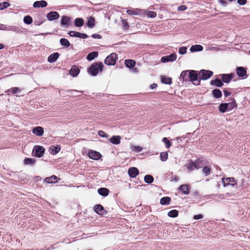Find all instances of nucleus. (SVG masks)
Wrapping results in <instances>:
<instances>
[{"label":"nucleus","instance_id":"29","mask_svg":"<svg viewBox=\"0 0 250 250\" xmlns=\"http://www.w3.org/2000/svg\"><path fill=\"white\" fill-rule=\"evenodd\" d=\"M87 26L90 28H92L95 26V19L93 17H90L88 18V21L86 23Z\"/></svg>","mask_w":250,"mask_h":250},{"label":"nucleus","instance_id":"33","mask_svg":"<svg viewBox=\"0 0 250 250\" xmlns=\"http://www.w3.org/2000/svg\"><path fill=\"white\" fill-rule=\"evenodd\" d=\"M212 94L214 97L216 98H219L222 96V92L219 89H215L212 90Z\"/></svg>","mask_w":250,"mask_h":250},{"label":"nucleus","instance_id":"54","mask_svg":"<svg viewBox=\"0 0 250 250\" xmlns=\"http://www.w3.org/2000/svg\"><path fill=\"white\" fill-rule=\"evenodd\" d=\"M122 21L123 22V27L124 28V29H128L129 28V25H128L127 22L124 20H122Z\"/></svg>","mask_w":250,"mask_h":250},{"label":"nucleus","instance_id":"62","mask_svg":"<svg viewBox=\"0 0 250 250\" xmlns=\"http://www.w3.org/2000/svg\"><path fill=\"white\" fill-rule=\"evenodd\" d=\"M225 195V198H226L228 197H229L231 195V194L229 193H226V194H224Z\"/></svg>","mask_w":250,"mask_h":250},{"label":"nucleus","instance_id":"48","mask_svg":"<svg viewBox=\"0 0 250 250\" xmlns=\"http://www.w3.org/2000/svg\"><path fill=\"white\" fill-rule=\"evenodd\" d=\"M162 141L166 144V147L168 148H169L171 146V143L170 141L167 139V138L164 137L163 138Z\"/></svg>","mask_w":250,"mask_h":250},{"label":"nucleus","instance_id":"23","mask_svg":"<svg viewBox=\"0 0 250 250\" xmlns=\"http://www.w3.org/2000/svg\"><path fill=\"white\" fill-rule=\"evenodd\" d=\"M70 19L68 17L63 16L62 17L61 25L64 26L65 28L69 26Z\"/></svg>","mask_w":250,"mask_h":250},{"label":"nucleus","instance_id":"49","mask_svg":"<svg viewBox=\"0 0 250 250\" xmlns=\"http://www.w3.org/2000/svg\"><path fill=\"white\" fill-rule=\"evenodd\" d=\"M10 6V4L7 2H3L0 3V10H3L4 9Z\"/></svg>","mask_w":250,"mask_h":250},{"label":"nucleus","instance_id":"5","mask_svg":"<svg viewBox=\"0 0 250 250\" xmlns=\"http://www.w3.org/2000/svg\"><path fill=\"white\" fill-rule=\"evenodd\" d=\"M213 75V72L210 70H201L199 73V78L203 80H206L210 78Z\"/></svg>","mask_w":250,"mask_h":250},{"label":"nucleus","instance_id":"37","mask_svg":"<svg viewBox=\"0 0 250 250\" xmlns=\"http://www.w3.org/2000/svg\"><path fill=\"white\" fill-rule=\"evenodd\" d=\"M60 42L62 45L66 47H68L70 45L69 42L65 38H62L60 40Z\"/></svg>","mask_w":250,"mask_h":250},{"label":"nucleus","instance_id":"19","mask_svg":"<svg viewBox=\"0 0 250 250\" xmlns=\"http://www.w3.org/2000/svg\"><path fill=\"white\" fill-rule=\"evenodd\" d=\"M80 73L79 67L76 65H73L69 71V74L73 77H76Z\"/></svg>","mask_w":250,"mask_h":250},{"label":"nucleus","instance_id":"15","mask_svg":"<svg viewBox=\"0 0 250 250\" xmlns=\"http://www.w3.org/2000/svg\"><path fill=\"white\" fill-rule=\"evenodd\" d=\"M88 155L90 158L93 160H99L101 157V154L99 152L94 150H90Z\"/></svg>","mask_w":250,"mask_h":250},{"label":"nucleus","instance_id":"27","mask_svg":"<svg viewBox=\"0 0 250 250\" xmlns=\"http://www.w3.org/2000/svg\"><path fill=\"white\" fill-rule=\"evenodd\" d=\"M58 178L55 176L52 175L50 177H47L44 179V181L47 183H55L57 182Z\"/></svg>","mask_w":250,"mask_h":250},{"label":"nucleus","instance_id":"47","mask_svg":"<svg viewBox=\"0 0 250 250\" xmlns=\"http://www.w3.org/2000/svg\"><path fill=\"white\" fill-rule=\"evenodd\" d=\"M203 173L205 176H207L209 174L210 172V168L209 167H205L203 169Z\"/></svg>","mask_w":250,"mask_h":250},{"label":"nucleus","instance_id":"40","mask_svg":"<svg viewBox=\"0 0 250 250\" xmlns=\"http://www.w3.org/2000/svg\"><path fill=\"white\" fill-rule=\"evenodd\" d=\"M131 148L135 152H140L143 150V148L138 146L131 145Z\"/></svg>","mask_w":250,"mask_h":250},{"label":"nucleus","instance_id":"55","mask_svg":"<svg viewBox=\"0 0 250 250\" xmlns=\"http://www.w3.org/2000/svg\"><path fill=\"white\" fill-rule=\"evenodd\" d=\"M203 217V215L197 214V215H194L193 218L195 220H198V219H202Z\"/></svg>","mask_w":250,"mask_h":250},{"label":"nucleus","instance_id":"26","mask_svg":"<svg viewBox=\"0 0 250 250\" xmlns=\"http://www.w3.org/2000/svg\"><path fill=\"white\" fill-rule=\"evenodd\" d=\"M179 190L186 195L188 194L189 186L188 185H182L179 187Z\"/></svg>","mask_w":250,"mask_h":250},{"label":"nucleus","instance_id":"30","mask_svg":"<svg viewBox=\"0 0 250 250\" xmlns=\"http://www.w3.org/2000/svg\"><path fill=\"white\" fill-rule=\"evenodd\" d=\"M98 56V53L97 52L94 51L89 53L87 55L86 58L88 61H92L95 58H97Z\"/></svg>","mask_w":250,"mask_h":250},{"label":"nucleus","instance_id":"35","mask_svg":"<svg viewBox=\"0 0 250 250\" xmlns=\"http://www.w3.org/2000/svg\"><path fill=\"white\" fill-rule=\"evenodd\" d=\"M161 82L164 84H170L172 83V79L170 78L161 76Z\"/></svg>","mask_w":250,"mask_h":250},{"label":"nucleus","instance_id":"45","mask_svg":"<svg viewBox=\"0 0 250 250\" xmlns=\"http://www.w3.org/2000/svg\"><path fill=\"white\" fill-rule=\"evenodd\" d=\"M168 158V153L167 152H163L160 154V158L161 161H166Z\"/></svg>","mask_w":250,"mask_h":250},{"label":"nucleus","instance_id":"52","mask_svg":"<svg viewBox=\"0 0 250 250\" xmlns=\"http://www.w3.org/2000/svg\"><path fill=\"white\" fill-rule=\"evenodd\" d=\"M98 135L103 138H107L108 135L103 130H99L98 132Z\"/></svg>","mask_w":250,"mask_h":250},{"label":"nucleus","instance_id":"61","mask_svg":"<svg viewBox=\"0 0 250 250\" xmlns=\"http://www.w3.org/2000/svg\"><path fill=\"white\" fill-rule=\"evenodd\" d=\"M178 180H179V178H178V176H175L174 179H172L171 181H174L175 182H177L178 181Z\"/></svg>","mask_w":250,"mask_h":250},{"label":"nucleus","instance_id":"28","mask_svg":"<svg viewBox=\"0 0 250 250\" xmlns=\"http://www.w3.org/2000/svg\"><path fill=\"white\" fill-rule=\"evenodd\" d=\"M210 83L211 85H215L217 87H221L223 85V83L218 79L211 80Z\"/></svg>","mask_w":250,"mask_h":250},{"label":"nucleus","instance_id":"18","mask_svg":"<svg viewBox=\"0 0 250 250\" xmlns=\"http://www.w3.org/2000/svg\"><path fill=\"white\" fill-rule=\"evenodd\" d=\"M47 3L45 0L36 1L33 3V6L35 8L40 7H45L47 6Z\"/></svg>","mask_w":250,"mask_h":250},{"label":"nucleus","instance_id":"20","mask_svg":"<svg viewBox=\"0 0 250 250\" xmlns=\"http://www.w3.org/2000/svg\"><path fill=\"white\" fill-rule=\"evenodd\" d=\"M94 209L95 211L100 214V215H103L104 214V209L103 207L100 204L96 205L94 206Z\"/></svg>","mask_w":250,"mask_h":250},{"label":"nucleus","instance_id":"64","mask_svg":"<svg viewBox=\"0 0 250 250\" xmlns=\"http://www.w3.org/2000/svg\"><path fill=\"white\" fill-rule=\"evenodd\" d=\"M4 48V45L2 44H0V50Z\"/></svg>","mask_w":250,"mask_h":250},{"label":"nucleus","instance_id":"36","mask_svg":"<svg viewBox=\"0 0 250 250\" xmlns=\"http://www.w3.org/2000/svg\"><path fill=\"white\" fill-rule=\"evenodd\" d=\"M188 70L183 71L180 76V80L187 81L188 77Z\"/></svg>","mask_w":250,"mask_h":250},{"label":"nucleus","instance_id":"59","mask_svg":"<svg viewBox=\"0 0 250 250\" xmlns=\"http://www.w3.org/2000/svg\"><path fill=\"white\" fill-rule=\"evenodd\" d=\"M92 37L94 39H101V36L99 34H94L92 35Z\"/></svg>","mask_w":250,"mask_h":250},{"label":"nucleus","instance_id":"21","mask_svg":"<svg viewBox=\"0 0 250 250\" xmlns=\"http://www.w3.org/2000/svg\"><path fill=\"white\" fill-rule=\"evenodd\" d=\"M121 137L119 135L113 136L109 139V141L113 144L118 145L121 143Z\"/></svg>","mask_w":250,"mask_h":250},{"label":"nucleus","instance_id":"44","mask_svg":"<svg viewBox=\"0 0 250 250\" xmlns=\"http://www.w3.org/2000/svg\"><path fill=\"white\" fill-rule=\"evenodd\" d=\"M23 21L24 23H25L27 24H30L32 22L33 20H32V18L30 16H26L24 18Z\"/></svg>","mask_w":250,"mask_h":250},{"label":"nucleus","instance_id":"51","mask_svg":"<svg viewBox=\"0 0 250 250\" xmlns=\"http://www.w3.org/2000/svg\"><path fill=\"white\" fill-rule=\"evenodd\" d=\"M187 52V47L185 46L181 47L179 49V53L181 55H184Z\"/></svg>","mask_w":250,"mask_h":250},{"label":"nucleus","instance_id":"17","mask_svg":"<svg viewBox=\"0 0 250 250\" xmlns=\"http://www.w3.org/2000/svg\"><path fill=\"white\" fill-rule=\"evenodd\" d=\"M32 133L38 136H41L43 134L44 130L42 127L37 126L32 129Z\"/></svg>","mask_w":250,"mask_h":250},{"label":"nucleus","instance_id":"34","mask_svg":"<svg viewBox=\"0 0 250 250\" xmlns=\"http://www.w3.org/2000/svg\"><path fill=\"white\" fill-rule=\"evenodd\" d=\"M171 199L168 197H164L161 199L160 204L163 205H169L170 203Z\"/></svg>","mask_w":250,"mask_h":250},{"label":"nucleus","instance_id":"4","mask_svg":"<svg viewBox=\"0 0 250 250\" xmlns=\"http://www.w3.org/2000/svg\"><path fill=\"white\" fill-rule=\"evenodd\" d=\"M188 78L189 81L192 82L194 85H197L199 84L200 82L198 80V74L196 71H189Z\"/></svg>","mask_w":250,"mask_h":250},{"label":"nucleus","instance_id":"57","mask_svg":"<svg viewBox=\"0 0 250 250\" xmlns=\"http://www.w3.org/2000/svg\"><path fill=\"white\" fill-rule=\"evenodd\" d=\"M187 9V7L186 6H184V5H181V6H180L179 7H178V10L179 11H184L186 9Z\"/></svg>","mask_w":250,"mask_h":250},{"label":"nucleus","instance_id":"7","mask_svg":"<svg viewBox=\"0 0 250 250\" xmlns=\"http://www.w3.org/2000/svg\"><path fill=\"white\" fill-rule=\"evenodd\" d=\"M234 104L232 103H223L220 104L219 110L222 113H224L228 110H230L234 107Z\"/></svg>","mask_w":250,"mask_h":250},{"label":"nucleus","instance_id":"8","mask_svg":"<svg viewBox=\"0 0 250 250\" xmlns=\"http://www.w3.org/2000/svg\"><path fill=\"white\" fill-rule=\"evenodd\" d=\"M202 161L200 159H197L195 162H190L187 166V168L188 171H192L195 169H199L200 167H198V165L201 164Z\"/></svg>","mask_w":250,"mask_h":250},{"label":"nucleus","instance_id":"63","mask_svg":"<svg viewBox=\"0 0 250 250\" xmlns=\"http://www.w3.org/2000/svg\"><path fill=\"white\" fill-rule=\"evenodd\" d=\"M219 2L222 4H224L225 3V1H224V0H219Z\"/></svg>","mask_w":250,"mask_h":250},{"label":"nucleus","instance_id":"24","mask_svg":"<svg viewBox=\"0 0 250 250\" xmlns=\"http://www.w3.org/2000/svg\"><path fill=\"white\" fill-rule=\"evenodd\" d=\"M109 192V190L105 188H101L98 189V193L103 196H107Z\"/></svg>","mask_w":250,"mask_h":250},{"label":"nucleus","instance_id":"16","mask_svg":"<svg viewBox=\"0 0 250 250\" xmlns=\"http://www.w3.org/2000/svg\"><path fill=\"white\" fill-rule=\"evenodd\" d=\"M234 75V74L232 73L228 74H224L221 75V77L224 82L229 83L233 78Z\"/></svg>","mask_w":250,"mask_h":250},{"label":"nucleus","instance_id":"41","mask_svg":"<svg viewBox=\"0 0 250 250\" xmlns=\"http://www.w3.org/2000/svg\"><path fill=\"white\" fill-rule=\"evenodd\" d=\"M167 214L170 217H176L178 215V211L176 209L171 210L168 212Z\"/></svg>","mask_w":250,"mask_h":250},{"label":"nucleus","instance_id":"32","mask_svg":"<svg viewBox=\"0 0 250 250\" xmlns=\"http://www.w3.org/2000/svg\"><path fill=\"white\" fill-rule=\"evenodd\" d=\"M203 50V47L201 45H192L190 49L191 52L201 51Z\"/></svg>","mask_w":250,"mask_h":250},{"label":"nucleus","instance_id":"53","mask_svg":"<svg viewBox=\"0 0 250 250\" xmlns=\"http://www.w3.org/2000/svg\"><path fill=\"white\" fill-rule=\"evenodd\" d=\"M215 197H218L220 199H225V195L224 194H214L213 195Z\"/></svg>","mask_w":250,"mask_h":250},{"label":"nucleus","instance_id":"6","mask_svg":"<svg viewBox=\"0 0 250 250\" xmlns=\"http://www.w3.org/2000/svg\"><path fill=\"white\" fill-rule=\"evenodd\" d=\"M0 30L19 32L20 29L17 26L9 25L0 23Z\"/></svg>","mask_w":250,"mask_h":250},{"label":"nucleus","instance_id":"60","mask_svg":"<svg viewBox=\"0 0 250 250\" xmlns=\"http://www.w3.org/2000/svg\"><path fill=\"white\" fill-rule=\"evenodd\" d=\"M157 86V84L156 83H153L150 85V88L151 89H154Z\"/></svg>","mask_w":250,"mask_h":250},{"label":"nucleus","instance_id":"58","mask_svg":"<svg viewBox=\"0 0 250 250\" xmlns=\"http://www.w3.org/2000/svg\"><path fill=\"white\" fill-rule=\"evenodd\" d=\"M224 96L226 97H227L230 95L231 92L227 91V90H224Z\"/></svg>","mask_w":250,"mask_h":250},{"label":"nucleus","instance_id":"1","mask_svg":"<svg viewBox=\"0 0 250 250\" xmlns=\"http://www.w3.org/2000/svg\"><path fill=\"white\" fill-rule=\"evenodd\" d=\"M104 64L101 62H96L93 63L89 67L88 70V73L93 76H96L99 72H102Z\"/></svg>","mask_w":250,"mask_h":250},{"label":"nucleus","instance_id":"11","mask_svg":"<svg viewBox=\"0 0 250 250\" xmlns=\"http://www.w3.org/2000/svg\"><path fill=\"white\" fill-rule=\"evenodd\" d=\"M46 17L48 21H52L59 19L60 15L57 12L52 11L47 14Z\"/></svg>","mask_w":250,"mask_h":250},{"label":"nucleus","instance_id":"2","mask_svg":"<svg viewBox=\"0 0 250 250\" xmlns=\"http://www.w3.org/2000/svg\"><path fill=\"white\" fill-rule=\"evenodd\" d=\"M45 148L41 146H35L33 149L32 153L33 156L41 158L44 153Z\"/></svg>","mask_w":250,"mask_h":250},{"label":"nucleus","instance_id":"46","mask_svg":"<svg viewBox=\"0 0 250 250\" xmlns=\"http://www.w3.org/2000/svg\"><path fill=\"white\" fill-rule=\"evenodd\" d=\"M139 9H136L135 10L129 9L126 11V13L130 15H137L138 14Z\"/></svg>","mask_w":250,"mask_h":250},{"label":"nucleus","instance_id":"39","mask_svg":"<svg viewBox=\"0 0 250 250\" xmlns=\"http://www.w3.org/2000/svg\"><path fill=\"white\" fill-rule=\"evenodd\" d=\"M84 21L82 19L76 18L75 20V25L77 27H81L83 25Z\"/></svg>","mask_w":250,"mask_h":250},{"label":"nucleus","instance_id":"25","mask_svg":"<svg viewBox=\"0 0 250 250\" xmlns=\"http://www.w3.org/2000/svg\"><path fill=\"white\" fill-rule=\"evenodd\" d=\"M61 150L60 146H52L50 147L49 151L52 154L55 155L58 153Z\"/></svg>","mask_w":250,"mask_h":250},{"label":"nucleus","instance_id":"56","mask_svg":"<svg viewBox=\"0 0 250 250\" xmlns=\"http://www.w3.org/2000/svg\"><path fill=\"white\" fill-rule=\"evenodd\" d=\"M237 2L241 5H245L247 2V0H237Z\"/></svg>","mask_w":250,"mask_h":250},{"label":"nucleus","instance_id":"9","mask_svg":"<svg viewBox=\"0 0 250 250\" xmlns=\"http://www.w3.org/2000/svg\"><path fill=\"white\" fill-rule=\"evenodd\" d=\"M177 58V55L175 53L171 54L170 55L165 56L162 57L161 62L165 63L169 62H173L176 60Z\"/></svg>","mask_w":250,"mask_h":250},{"label":"nucleus","instance_id":"13","mask_svg":"<svg viewBox=\"0 0 250 250\" xmlns=\"http://www.w3.org/2000/svg\"><path fill=\"white\" fill-rule=\"evenodd\" d=\"M127 172L129 176L132 178H135L139 173L138 169L135 167L129 168Z\"/></svg>","mask_w":250,"mask_h":250},{"label":"nucleus","instance_id":"31","mask_svg":"<svg viewBox=\"0 0 250 250\" xmlns=\"http://www.w3.org/2000/svg\"><path fill=\"white\" fill-rule=\"evenodd\" d=\"M135 62L132 60H126L125 61V64L127 67L133 68L135 65Z\"/></svg>","mask_w":250,"mask_h":250},{"label":"nucleus","instance_id":"22","mask_svg":"<svg viewBox=\"0 0 250 250\" xmlns=\"http://www.w3.org/2000/svg\"><path fill=\"white\" fill-rule=\"evenodd\" d=\"M59 57L58 53H54L49 56L48 57V61L49 62H54L57 61Z\"/></svg>","mask_w":250,"mask_h":250},{"label":"nucleus","instance_id":"12","mask_svg":"<svg viewBox=\"0 0 250 250\" xmlns=\"http://www.w3.org/2000/svg\"><path fill=\"white\" fill-rule=\"evenodd\" d=\"M68 34L71 37H78L81 39H86L88 37V36L86 34L76 31H69Z\"/></svg>","mask_w":250,"mask_h":250},{"label":"nucleus","instance_id":"38","mask_svg":"<svg viewBox=\"0 0 250 250\" xmlns=\"http://www.w3.org/2000/svg\"><path fill=\"white\" fill-rule=\"evenodd\" d=\"M153 180V177L150 175H146L144 177L145 182L147 184H151Z\"/></svg>","mask_w":250,"mask_h":250},{"label":"nucleus","instance_id":"14","mask_svg":"<svg viewBox=\"0 0 250 250\" xmlns=\"http://www.w3.org/2000/svg\"><path fill=\"white\" fill-rule=\"evenodd\" d=\"M236 72L237 75L239 77L244 78L246 76L247 74V71L245 68L243 67H238L236 69Z\"/></svg>","mask_w":250,"mask_h":250},{"label":"nucleus","instance_id":"42","mask_svg":"<svg viewBox=\"0 0 250 250\" xmlns=\"http://www.w3.org/2000/svg\"><path fill=\"white\" fill-rule=\"evenodd\" d=\"M21 91V89L19 87H12L9 90V91L11 92L12 94H16Z\"/></svg>","mask_w":250,"mask_h":250},{"label":"nucleus","instance_id":"50","mask_svg":"<svg viewBox=\"0 0 250 250\" xmlns=\"http://www.w3.org/2000/svg\"><path fill=\"white\" fill-rule=\"evenodd\" d=\"M156 15L157 14L155 12L151 11H148L146 14V16L149 18H155Z\"/></svg>","mask_w":250,"mask_h":250},{"label":"nucleus","instance_id":"10","mask_svg":"<svg viewBox=\"0 0 250 250\" xmlns=\"http://www.w3.org/2000/svg\"><path fill=\"white\" fill-rule=\"evenodd\" d=\"M223 186L226 187L228 185H231L234 186L236 184V182L234 179L232 177L223 178L222 179Z\"/></svg>","mask_w":250,"mask_h":250},{"label":"nucleus","instance_id":"3","mask_svg":"<svg viewBox=\"0 0 250 250\" xmlns=\"http://www.w3.org/2000/svg\"><path fill=\"white\" fill-rule=\"evenodd\" d=\"M117 59V56L115 53H111L105 58L104 63L108 65H114Z\"/></svg>","mask_w":250,"mask_h":250},{"label":"nucleus","instance_id":"43","mask_svg":"<svg viewBox=\"0 0 250 250\" xmlns=\"http://www.w3.org/2000/svg\"><path fill=\"white\" fill-rule=\"evenodd\" d=\"M35 162V160L32 158H26L24 160L25 165H33Z\"/></svg>","mask_w":250,"mask_h":250}]
</instances>
